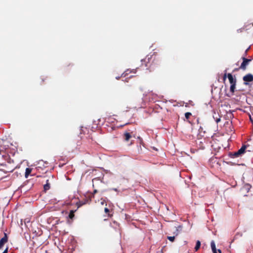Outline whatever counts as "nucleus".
<instances>
[{
	"instance_id": "obj_11",
	"label": "nucleus",
	"mask_w": 253,
	"mask_h": 253,
	"mask_svg": "<svg viewBox=\"0 0 253 253\" xmlns=\"http://www.w3.org/2000/svg\"><path fill=\"white\" fill-rule=\"evenodd\" d=\"M76 211L71 210L69 214V218L71 219H73L75 216L74 213Z\"/></svg>"
},
{
	"instance_id": "obj_6",
	"label": "nucleus",
	"mask_w": 253,
	"mask_h": 253,
	"mask_svg": "<svg viewBox=\"0 0 253 253\" xmlns=\"http://www.w3.org/2000/svg\"><path fill=\"white\" fill-rule=\"evenodd\" d=\"M227 78L230 84H236V79L233 78L231 74L228 73L227 74Z\"/></svg>"
},
{
	"instance_id": "obj_20",
	"label": "nucleus",
	"mask_w": 253,
	"mask_h": 253,
	"mask_svg": "<svg viewBox=\"0 0 253 253\" xmlns=\"http://www.w3.org/2000/svg\"><path fill=\"white\" fill-rule=\"evenodd\" d=\"M245 186L247 189L249 190L251 188V185L250 184H245Z\"/></svg>"
},
{
	"instance_id": "obj_17",
	"label": "nucleus",
	"mask_w": 253,
	"mask_h": 253,
	"mask_svg": "<svg viewBox=\"0 0 253 253\" xmlns=\"http://www.w3.org/2000/svg\"><path fill=\"white\" fill-rule=\"evenodd\" d=\"M104 211H105L106 213L108 214V216H111L112 215H110V213H109L110 210H109V209H108L107 208H105V209H104Z\"/></svg>"
},
{
	"instance_id": "obj_26",
	"label": "nucleus",
	"mask_w": 253,
	"mask_h": 253,
	"mask_svg": "<svg viewBox=\"0 0 253 253\" xmlns=\"http://www.w3.org/2000/svg\"><path fill=\"white\" fill-rule=\"evenodd\" d=\"M84 204L82 203V204H80L79 205H78V208L80 207V206H81L82 205H83Z\"/></svg>"
},
{
	"instance_id": "obj_28",
	"label": "nucleus",
	"mask_w": 253,
	"mask_h": 253,
	"mask_svg": "<svg viewBox=\"0 0 253 253\" xmlns=\"http://www.w3.org/2000/svg\"><path fill=\"white\" fill-rule=\"evenodd\" d=\"M138 138L141 141L142 140L140 137H138Z\"/></svg>"
},
{
	"instance_id": "obj_27",
	"label": "nucleus",
	"mask_w": 253,
	"mask_h": 253,
	"mask_svg": "<svg viewBox=\"0 0 253 253\" xmlns=\"http://www.w3.org/2000/svg\"><path fill=\"white\" fill-rule=\"evenodd\" d=\"M239 69H235L233 71H238Z\"/></svg>"
},
{
	"instance_id": "obj_15",
	"label": "nucleus",
	"mask_w": 253,
	"mask_h": 253,
	"mask_svg": "<svg viewBox=\"0 0 253 253\" xmlns=\"http://www.w3.org/2000/svg\"><path fill=\"white\" fill-rule=\"evenodd\" d=\"M149 59H150L149 57H146L145 59L141 60V62H146V63L145 64V65L146 67H147V66H148L147 63L149 62Z\"/></svg>"
},
{
	"instance_id": "obj_8",
	"label": "nucleus",
	"mask_w": 253,
	"mask_h": 253,
	"mask_svg": "<svg viewBox=\"0 0 253 253\" xmlns=\"http://www.w3.org/2000/svg\"><path fill=\"white\" fill-rule=\"evenodd\" d=\"M246 148V145H243L242 147L239 150H238V151H237V152L240 154V155H241L245 153Z\"/></svg>"
},
{
	"instance_id": "obj_13",
	"label": "nucleus",
	"mask_w": 253,
	"mask_h": 253,
	"mask_svg": "<svg viewBox=\"0 0 253 253\" xmlns=\"http://www.w3.org/2000/svg\"><path fill=\"white\" fill-rule=\"evenodd\" d=\"M157 61H156V63L153 62V63L151 65V66H150V71H152L155 70V68L156 67V65L157 64Z\"/></svg>"
},
{
	"instance_id": "obj_1",
	"label": "nucleus",
	"mask_w": 253,
	"mask_h": 253,
	"mask_svg": "<svg viewBox=\"0 0 253 253\" xmlns=\"http://www.w3.org/2000/svg\"><path fill=\"white\" fill-rule=\"evenodd\" d=\"M242 59L243 62L242 63L239 69L245 70L246 69L247 66L249 64L250 62H251L252 60L246 58L245 57H242Z\"/></svg>"
},
{
	"instance_id": "obj_3",
	"label": "nucleus",
	"mask_w": 253,
	"mask_h": 253,
	"mask_svg": "<svg viewBox=\"0 0 253 253\" xmlns=\"http://www.w3.org/2000/svg\"><path fill=\"white\" fill-rule=\"evenodd\" d=\"M211 248L213 253H221V251L219 249H216L215 244L214 241H212L211 243Z\"/></svg>"
},
{
	"instance_id": "obj_5",
	"label": "nucleus",
	"mask_w": 253,
	"mask_h": 253,
	"mask_svg": "<svg viewBox=\"0 0 253 253\" xmlns=\"http://www.w3.org/2000/svg\"><path fill=\"white\" fill-rule=\"evenodd\" d=\"M131 137L132 135L129 132H125L123 134V138L126 142H128Z\"/></svg>"
},
{
	"instance_id": "obj_19",
	"label": "nucleus",
	"mask_w": 253,
	"mask_h": 253,
	"mask_svg": "<svg viewBox=\"0 0 253 253\" xmlns=\"http://www.w3.org/2000/svg\"><path fill=\"white\" fill-rule=\"evenodd\" d=\"M168 239L171 242H173L175 239L174 236H169L168 237Z\"/></svg>"
},
{
	"instance_id": "obj_25",
	"label": "nucleus",
	"mask_w": 253,
	"mask_h": 253,
	"mask_svg": "<svg viewBox=\"0 0 253 253\" xmlns=\"http://www.w3.org/2000/svg\"><path fill=\"white\" fill-rule=\"evenodd\" d=\"M133 144V142L132 141H131L130 143L129 144V145H131Z\"/></svg>"
},
{
	"instance_id": "obj_14",
	"label": "nucleus",
	"mask_w": 253,
	"mask_h": 253,
	"mask_svg": "<svg viewBox=\"0 0 253 253\" xmlns=\"http://www.w3.org/2000/svg\"><path fill=\"white\" fill-rule=\"evenodd\" d=\"M201 246V242L200 241H197L196 242V245L195 247V250L196 251H197L200 248Z\"/></svg>"
},
{
	"instance_id": "obj_16",
	"label": "nucleus",
	"mask_w": 253,
	"mask_h": 253,
	"mask_svg": "<svg viewBox=\"0 0 253 253\" xmlns=\"http://www.w3.org/2000/svg\"><path fill=\"white\" fill-rule=\"evenodd\" d=\"M192 115V114L190 112H186L185 114V117L186 118V119H189L190 117Z\"/></svg>"
},
{
	"instance_id": "obj_23",
	"label": "nucleus",
	"mask_w": 253,
	"mask_h": 253,
	"mask_svg": "<svg viewBox=\"0 0 253 253\" xmlns=\"http://www.w3.org/2000/svg\"><path fill=\"white\" fill-rule=\"evenodd\" d=\"M97 192V190H96V189L94 190V191H93V194H95V193H96Z\"/></svg>"
},
{
	"instance_id": "obj_12",
	"label": "nucleus",
	"mask_w": 253,
	"mask_h": 253,
	"mask_svg": "<svg viewBox=\"0 0 253 253\" xmlns=\"http://www.w3.org/2000/svg\"><path fill=\"white\" fill-rule=\"evenodd\" d=\"M236 84H231V86L230 87V90L232 93H233L235 91V89L236 88Z\"/></svg>"
},
{
	"instance_id": "obj_4",
	"label": "nucleus",
	"mask_w": 253,
	"mask_h": 253,
	"mask_svg": "<svg viewBox=\"0 0 253 253\" xmlns=\"http://www.w3.org/2000/svg\"><path fill=\"white\" fill-rule=\"evenodd\" d=\"M243 81L244 82H249L253 81V75L251 74H248L245 75L243 77Z\"/></svg>"
},
{
	"instance_id": "obj_22",
	"label": "nucleus",
	"mask_w": 253,
	"mask_h": 253,
	"mask_svg": "<svg viewBox=\"0 0 253 253\" xmlns=\"http://www.w3.org/2000/svg\"><path fill=\"white\" fill-rule=\"evenodd\" d=\"M8 253V248H6L5 250L2 253Z\"/></svg>"
},
{
	"instance_id": "obj_2",
	"label": "nucleus",
	"mask_w": 253,
	"mask_h": 253,
	"mask_svg": "<svg viewBox=\"0 0 253 253\" xmlns=\"http://www.w3.org/2000/svg\"><path fill=\"white\" fill-rule=\"evenodd\" d=\"M8 241V237L6 233H4V237H2L0 240V249H1L5 243Z\"/></svg>"
},
{
	"instance_id": "obj_7",
	"label": "nucleus",
	"mask_w": 253,
	"mask_h": 253,
	"mask_svg": "<svg viewBox=\"0 0 253 253\" xmlns=\"http://www.w3.org/2000/svg\"><path fill=\"white\" fill-rule=\"evenodd\" d=\"M50 183L48 179H47L46 181V184H45L43 186V189L44 191H46L48 190L50 188Z\"/></svg>"
},
{
	"instance_id": "obj_18",
	"label": "nucleus",
	"mask_w": 253,
	"mask_h": 253,
	"mask_svg": "<svg viewBox=\"0 0 253 253\" xmlns=\"http://www.w3.org/2000/svg\"><path fill=\"white\" fill-rule=\"evenodd\" d=\"M224 72H225V73H224V74L223 75V80L224 82L225 81V80H226V78L227 77V74H228L226 73L227 70H225L224 71Z\"/></svg>"
},
{
	"instance_id": "obj_21",
	"label": "nucleus",
	"mask_w": 253,
	"mask_h": 253,
	"mask_svg": "<svg viewBox=\"0 0 253 253\" xmlns=\"http://www.w3.org/2000/svg\"><path fill=\"white\" fill-rule=\"evenodd\" d=\"M100 179V177H96V178H94L92 179V182H94V181L95 180H98Z\"/></svg>"
},
{
	"instance_id": "obj_24",
	"label": "nucleus",
	"mask_w": 253,
	"mask_h": 253,
	"mask_svg": "<svg viewBox=\"0 0 253 253\" xmlns=\"http://www.w3.org/2000/svg\"><path fill=\"white\" fill-rule=\"evenodd\" d=\"M220 121V119H219H219H217V120H216V122L217 123H218V122H219Z\"/></svg>"
},
{
	"instance_id": "obj_10",
	"label": "nucleus",
	"mask_w": 253,
	"mask_h": 253,
	"mask_svg": "<svg viewBox=\"0 0 253 253\" xmlns=\"http://www.w3.org/2000/svg\"><path fill=\"white\" fill-rule=\"evenodd\" d=\"M32 171V169L27 168L26 169L25 173V177L26 178H28L29 174L31 173Z\"/></svg>"
},
{
	"instance_id": "obj_9",
	"label": "nucleus",
	"mask_w": 253,
	"mask_h": 253,
	"mask_svg": "<svg viewBox=\"0 0 253 253\" xmlns=\"http://www.w3.org/2000/svg\"><path fill=\"white\" fill-rule=\"evenodd\" d=\"M229 155L230 157L231 158H237L240 156L237 151L233 153H231L229 154Z\"/></svg>"
}]
</instances>
